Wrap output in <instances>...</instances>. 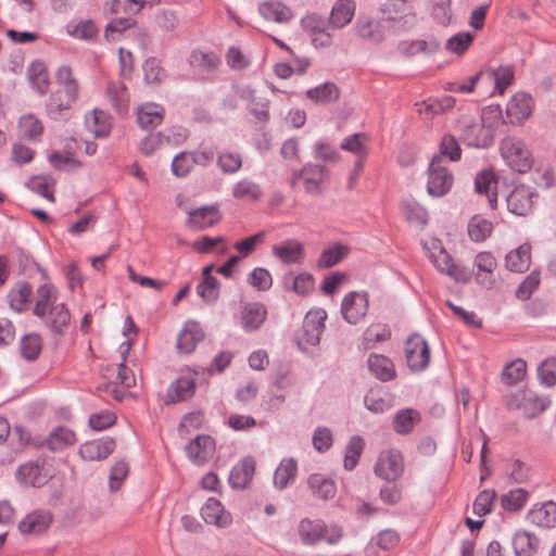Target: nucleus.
<instances>
[{"label":"nucleus","instance_id":"nucleus-1","mask_svg":"<svg viewBox=\"0 0 556 556\" xmlns=\"http://www.w3.org/2000/svg\"><path fill=\"white\" fill-rule=\"evenodd\" d=\"M33 313L54 333H62L71 319L65 304L58 303L56 289L49 283L37 289Z\"/></svg>","mask_w":556,"mask_h":556},{"label":"nucleus","instance_id":"nucleus-2","mask_svg":"<svg viewBox=\"0 0 556 556\" xmlns=\"http://www.w3.org/2000/svg\"><path fill=\"white\" fill-rule=\"evenodd\" d=\"M58 90L50 98L48 110L55 118L63 111L68 110L77 100L79 85L68 65H62L56 71Z\"/></svg>","mask_w":556,"mask_h":556},{"label":"nucleus","instance_id":"nucleus-3","mask_svg":"<svg viewBox=\"0 0 556 556\" xmlns=\"http://www.w3.org/2000/svg\"><path fill=\"white\" fill-rule=\"evenodd\" d=\"M298 533L304 545H315L324 540L330 545L339 543L343 538V530L337 525L327 526L323 520L304 518L298 526Z\"/></svg>","mask_w":556,"mask_h":556},{"label":"nucleus","instance_id":"nucleus-4","mask_svg":"<svg viewBox=\"0 0 556 556\" xmlns=\"http://www.w3.org/2000/svg\"><path fill=\"white\" fill-rule=\"evenodd\" d=\"M500 150L502 157L513 170L523 174L531 169L533 159L522 140L515 137L504 138Z\"/></svg>","mask_w":556,"mask_h":556},{"label":"nucleus","instance_id":"nucleus-5","mask_svg":"<svg viewBox=\"0 0 556 556\" xmlns=\"http://www.w3.org/2000/svg\"><path fill=\"white\" fill-rule=\"evenodd\" d=\"M327 176L326 166L306 163L302 168L294 169L291 173L290 186L292 188H296L301 182L306 193L311 195H319L323 193Z\"/></svg>","mask_w":556,"mask_h":556},{"label":"nucleus","instance_id":"nucleus-6","mask_svg":"<svg viewBox=\"0 0 556 556\" xmlns=\"http://www.w3.org/2000/svg\"><path fill=\"white\" fill-rule=\"evenodd\" d=\"M326 318L327 313L323 308L311 309L305 315L302 329L296 334V342L302 351H307L319 343Z\"/></svg>","mask_w":556,"mask_h":556},{"label":"nucleus","instance_id":"nucleus-7","mask_svg":"<svg viewBox=\"0 0 556 556\" xmlns=\"http://www.w3.org/2000/svg\"><path fill=\"white\" fill-rule=\"evenodd\" d=\"M404 457L397 448H386L378 455L374 467L375 475L388 482H395L404 472Z\"/></svg>","mask_w":556,"mask_h":556},{"label":"nucleus","instance_id":"nucleus-8","mask_svg":"<svg viewBox=\"0 0 556 556\" xmlns=\"http://www.w3.org/2000/svg\"><path fill=\"white\" fill-rule=\"evenodd\" d=\"M454 182L452 172L441 156H433L428 168L427 191L432 197H442L450 192Z\"/></svg>","mask_w":556,"mask_h":556},{"label":"nucleus","instance_id":"nucleus-9","mask_svg":"<svg viewBox=\"0 0 556 556\" xmlns=\"http://www.w3.org/2000/svg\"><path fill=\"white\" fill-rule=\"evenodd\" d=\"M369 305L368 294L366 292L352 291L348 293L341 303V313L344 320L351 325H356L367 314Z\"/></svg>","mask_w":556,"mask_h":556},{"label":"nucleus","instance_id":"nucleus-10","mask_svg":"<svg viewBox=\"0 0 556 556\" xmlns=\"http://www.w3.org/2000/svg\"><path fill=\"white\" fill-rule=\"evenodd\" d=\"M405 356L412 370H424L430 362V352L426 340L419 334L410 336L405 343Z\"/></svg>","mask_w":556,"mask_h":556},{"label":"nucleus","instance_id":"nucleus-11","mask_svg":"<svg viewBox=\"0 0 556 556\" xmlns=\"http://www.w3.org/2000/svg\"><path fill=\"white\" fill-rule=\"evenodd\" d=\"M409 0H389L380 9L382 21L400 23L404 28L412 27L416 22V13Z\"/></svg>","mask_w":556,"mask_h":556},{"label":"nucleus","instance_id":"nucleus-12","mask_svg":"<svg viewBox=\"0 0 556 556\" xmlns=\"http://www.w3.org/2000/svg\"><path fill=\"white\" fill-rule=\"evenodd\" d=\"M430 258L439 271L450 276L455 281L468 282L470 280V270L459 264H455L444 248L439 247L438 252L431 253Z\"/></svg>","mask_w":556,"mask_h":556},{"label":"nucleus","instance_id":"nucleus-13","mask_svg":"<svg viewBox=\"0 0 556 556\" xmlns=\"http://www.w3.org/2000/svg\"><path fill=\"white\" fill-rule=\"evenodd\" d=\"M538 199V193L530 187L518 186L506 198L507 208L518 216L528 215Z\"/></svg>","mask_w":556,"mask_h":556},{"label":"nucleus","instance_id":"nucleus-14","mask_svg":"<svg viewBox=\"0 0 556 556\" xmlns=\"http://www.w3.org/2000/svg\"><path fill=\"white\" fill-rule=\"evenodd\" d=\"M533 111V99L530 94L518 92L511 97L506 105V117L510 124L521 125Z\"/></svg>","mask_w":556,"mask_h":556},{"label":"nucleus","instance_id":"nucleus-15","mask_svg":"<svg viewBox=\"0 0 556 556\" xmlns=\"http://www.w3.org/2000/svg\"><path fill=\"white\" fill-rule=\"evenodd\" d=\"M53 516L48 509H35L27 514L18 523V530L23 534L37 535L49 529Z\"/></svg>","mask_w":556,"mask_h":556},{"label":"nucleus","instance_id":"nucleus-16","mask_svg":"<svg viewBox=\"0 0 556 556\" xmlns=\"http://www.w3.org/2000/svg\"><path fill=\"white\" fill-rule=\"evenodd\" d=\"M201 516L206 523L214 525L218 528H227L232 522L231 514L214 497H210L204 503L201 508Z\"/></svg>","mask_w":556,"mask_h":556},{"label":"nucleus","instance_id":"nucleus-17","mask_svg":"<svg viewBox=\"0 0 556 556\" xmlns=\"http://www.w3.org/2000/svg\"><path fill=\"white\" fill-rule=\"evenodd\" d=\"M271 253L286 265L300 264L305 256L303 243L294 239L273 245Z\"/></svg>","mask_w":556,"mask_h":556},{"label":"nucleus","instance_id":"nucleus-18","mask_svg":"<svg viewBox=\"0 0 556 556\" xmlns=\"http://www.w3.org/2000/svg\"><path fill=\"white\" fill-rule=\"evenodd\" d=\"M204 333L197 321L188 320L177 337L176 348L180 354H190L203 339Z\"/></svg>","mask_w":556,"mask_h":556},{"label":"nucleus","instance_id":"nucleus-19","mask_svg":"<svg viewBox=\"0 0 556 556\" xmlns=\"http://www.w3.org/2000/svg\"><path fill=\"white\" fill-rule=\"evenodd\" d=\"M115 445L111 438L88 441L80 445L79 455L89 462L102 460L113 453Z\"/></svg>","mask_w":556,"mask_h":556},{"label":"nucleus","instance_id":"nucleus-20","mask_svg":"<svg viewBox=\"0 0 556 556\" xmlns=\"http://www.w3.org/2000/svg\"><path fill=\"white\" fill-rule=\"evenodd\" d=\"M267 317V308L262 303H248L241 312L242 328L247 332L257 330Z\"/></svg>","mask_w":556,"mask_h":556},{"label":"nucleus","instance_id":"nucleus-21","mask_svg":"<svg viewBox=\"0 0 556 556\" xmlns=\"http://www.w3.org/2000/svg\"><path fill=\"white\" fill-rule=\"evenodd\" d=\"M189 63L202 76H208L218 68L219 56L212 51L194 50L190 54Z\"/></svg>","mask_w":556,"mask_h":556},{"label":"nucleus","instance_id":"nucleus-22","mask_svg":"<svg viewBox=\"0 0 556 556\" xmlns=\"http://www.w3.org/2000/svg\"><path fill=\"white\" fill-rule=\"evenodd\" d=\"M530 523L549 529L556 526V503L549 501L540 506H534L527 516Z\"/></svg>","mask_w":556,"mask_h":556},{"label":"nucleus","instance_id":"nucleus-23","mask_svg":"<svg viewBox=\"0 0 556 556\" xmlns=\"http://www.w3.org/2000/svg\"><path fill=\"white\" fill-rule=\"evenodd\" d=\"M255 471V462L251 457L243 458L235 465L229 475V484L233 489H244L251 482Z\"/></svg>","mask_w":556,"mask_h":556},{"label":"nucleus","instance_id":"nucleus-24","mask_svg":"<svg viewBox=\"0 0 556 556\" xmlns=\"http://www.w3.org/2000/svg\"><path fill=\"white\" fill-rule=\"evenodd\" d=\"M475 266L477 267L478 283L491 288L494 283L493 271L497 266L495 257L490 252H480L475 258Z\"/></svg>","mask_w":556,"mask_h":556},{"label":"nucleus","instance_id":"nucleus-25","mask_svg":"<svg viewBox=\"0 0 556 556\" xmlns=\"http://www.w3.org/2000/svg\"><path fill=\"white\" fill-rule=\"evenodd\" d=\"M187 224L193 229H205L214 226L220 218L217 207L203 206L188 212Z\"/></svg>","mask_w":556,"mask_h":556},{"label":"nucleus","instance_id":"nucleus-26","mask_svg":"<svg viewBox=\"0 0 556 556\" xmlns=\"http://www.w3.org/2000/svg\"><path fill=\"white\" fill-rule=\"evenodd\" d=\"M356 4L354 0H338L332 7L329 24L333 28H343L351 23L355 15Z\"/></svg>","mask_w":556,"mask_h":556},{"label":"nucleus","instance_id":"nucleus-27","mask_svg":"<svg viewBox=\"0 0 556 556\" xmlns=\"http://www.w3.org/2000/svg\"><path fill=\"white\" fill-rule=\"evenodd\" d=\"M165 110L162 105L148 102L137 109V122L142 128H154L164 119Z\"/></svg>","mask_w":556,"mask_h":556},{"label":"nucleus","instance_id":"nucleus-28","mask_svg":"<svg viewBox=\"0 0 556 556\" xmlns=\"http://www.w3.org/2000/svg\"><path fill=\"white\" fill-rule=\"evenodd\" d=\"M215 443L210 435H198L186 446L188 457L197 463L205 462L214 452Z\"/></svg>","mask_w":556,"mask_h":556},{"label":"nucleus","instance_id":"nucleus-29","mask_svg":"<svg viewBox=\"0 0 556 556\" xmlns=\"http://www.w3.org/2000/svg\"><path fill=\"white\" fill-rule=\"evenodd\" d=\"M462 137L467 146L475 148H486L492 141L489 130L478 122H471L466 125L463 129Z\"/></svg>","mask_w":556,"mask_h":556},{"label":"nucleus","instance_id":"nucleus-30","mask_svg":"<svg viewBox=\"0 0 556 556\" xmlns=\"http://www.w3.org/2000/svg\"><path fill=\"white\" fill-rule=\"evenodd\" d=\"M258 12L265 20L276 23H288L293 18L292 10L280 1L262 2Z\"/></svg>","mask_w":556,"mask_h":556},{"label":"nucleus","instance_id":"nucleus-31","mask_svg":"<svg viewBox=\"0 0 556 556\" xmlns=\"http://www.w3.org/2000/svg\"><path fill=\"white\" fill-rule=\"evenodd\" d=\"M370 372L381 381H390L395 377V368L390 358L384 355L370 354L367 359Z\"/></svg>","mask_w":556,"mask_h":556},{"label":"nucleus","instance_id":"nucleus-32","mask_svg":"<svg viewBox=\"0 0 556 556\" xmlns=\"http://www.w3.org/2000/svg\"><path fill=\"white\" fill-rule=\"evenodd\" d=\"M356 33L364 39L381 42L384 39L382 21H375L370 16H359L356 22Z\"/></svg>","mask_w":556,"mask_h":556},{"label":"nucleus","instance_id":"nucleus-33","mask_svg":"<svg viewBox=\"0 0 556 556\" xmlns=\"http://www.w3.org/2000/svg\"><path fill=\"white\" fill-rule=\"evenodd\" d=\"M506 267L510 271L523 273L531 264V245L523 243L506 255Z\"/></svg>","mask_w":556,"mask_h":556},{"label":"nucleus","instance_id":"nucleus-34","mask_svg":"<svg viewBox=\"0 0 556 556\" xmlns=\"http://www.w3.org/2000/svg\"><path fill=\"white\" fill-rule=\"evenodd\" d=\"M31 294L33 289L27 282H16L8 294L10 307L17 313L25 312L28 308Z\"/></svg>","mask_w":556,"mask_h":556},{"label":"nucleus","instance_id":"nucleus-35","mask_svg":"<svg viewBox=\"0 0 556 556\" xmlns=\"http://www.w3.org/2000/svg\"><path fill=\"white\" fill-rule=\"evenodd\" d=\"M16 477L25 485L41 486L48 481V475L38 464L28 463L18 467Z\"/></svg>","mask_w":556,"mask_h":556},{"label":"nucleus","instance_id":"nucleus-36","mask_svg":"<svg viewBox=\"0 0 556 556\" xmlns=\"http://www.w3.org/2000/svg\"><path fill=\"white\" fill-rule=\"evenodd\" d=\"M496 186L495 174L492 170H482L475 180L476 191L485 194L491 208H496L497 193L493 192Z\"/></svg>","mask_w":556,"mask_h":556},{"label":"nucleus","instance_id":"nucleus-37","mask_svg":"<svg viewBox=\"0 0 556 556\" xmlns=\"http://www.w3.org/2000/svg\"><path fill=\"white\" fill-rule=\"evenodd\" d=\"M86 127L96 137H106L111 131L109 115L101 110H93L85 117Z\"/></svg>","mask_w":556,"mask_h":556},{"label":"nucleus","instance_id":"nucleus-38","mask_svg":"<svg viewBox=\"0 0 556 556\" xmlns=\"http://www.w3.org/2000/svg\"><path fill=\"white\" fill-rule=\"evenodd\" d=\"M231 194L238 200L255 202L262 198L263 191L257 182L249 178H243L233 185Z\"/></svg>","mask_w":556,"mask_h":556},{"label":"nucleus","instance_id":"nucleus-39","mask_svg":"<svg viewBox=\"0 0 556 556\" xmlns=\"http://www.w3.org/2000/svg\"><path fill=\"white\" fill-rule=\"evenodd\" d=\"M421 419L420 413L413 408H405L396 413L393 419V429L399 434H407L413 431Z\"/></svg>","mask_w":556,"mask_h":556},{"label":"nucleus","instance_id":"nucleus-40","mask_svg":"<svg viewBox=\"0 0 556 556\" xmlns=\"http://www.w3.org/2000/svg\"><path fill=\"white\" fill-rule=\"evenodd\" d=\"M307 483L312 492L323 500L332 498L337 493L334 481L321 473H312Z\"/></svg>","mask_w":556,"mask_h":556},{"label":"nucleus","instance_id":"nucleus-41","mask_svg":"<svg viewBox=\"0 0 556 556\" xmlns=\"http://www.w3.org/2000/svg\"><path fill=\"white\" fill-rule=\"evenodd\" d=\"M516 556H533L539 547V540L528 531H518L513 538Z\"/></svg>","mask_w":556,"mask_h":556},{"label":"nucleus","instance_id":"nucleus-42","mask_svg":"<svg viewBox=\"0 0 556 556\" xmlns=\"http://www.w3.org/2000/svg\"><path fill=\"white\" fill-rule=\"evenodd\" d=\"M195 383L190 377H181L172 384L167 392V402L176 403L186 401L194 393Z\"/></svg>","mask_w":556,"mask_h":556},{"label":"nucleus","instance_id":"nucleus-43","mask_svg":"<svg viewBox=\"0 0 556 556\" xmlns=\"http://www.w3.org/2000/svg\"><path fill=\"white\" fill-rule=\"evenodd\" d=\"M369 139L364 132H356L344 138L340 148L344 151L353 153L357 160H365L368 154Z\"/></svg>","mask_w":556,"mask_h":556},{"label":"nucleus","instance_id":"nucleus-44","mask_svg":"<svg viewBox=\"0 0 556 556\" xmlns=\"http://www.w3.org/2000/svg\"><path fill=\"white\" fill-rule=\"evenodd\" d=\"M28 79L34 89L40 94L48 91L49 88V74L47 67L41 61H34L27 70Z\"/></svg>","mask_w":556,"mask_h":556},{"label":"nucleus","instance_id":"nucleus-45","mask_svg":"<svg viewBox=\"0 0 556 556\" xmlns=\"http://www.w3.org/2000/svg\"><path fill=\"white\" fill-rule=\"evenodd\" d=\"M76 442V434L74 431L66 427H58L54 429L47 441L48 447L51 451H62Z\"/></svg>","mask_w":556,"mask_h":556},{"label":"nucleus","instance_id":"nucleus-46","mask_svg":"<svg viewBox=\"0 0 556 556\" xmlns=\"http://www.w3.org/2000/svg\"><path fill=\"white\" fill-rule=\"evenodd\" d=\"M298 466L293 458H285L281 460L274 473V484L282 490L294 480Z\"/></svg>","mask_w":556,"mask_h":556},{"label":"nucleus","instance_id":"nucleus-47","mask_svg":"<svg viewBox=\"0 0 556 556\" xmlns=\"http://www.w3.org/2000/svg\"><path fill=\"white\" fill-rule=\"evenodd\" d=\"M340 91L336 84L325 83L306 91V97L317 103H331L339 99Z\"/></svg>","mask_w":556,"mask_h":556},{"label":"nucleus","instance_id":"nucleus-48","mask_svg":"<svg viewBox=\"0 0 556 556\" xmlns=\"http://www.w3.org/2000/svg\"><path fill=\"white\" fill-rule=\"evenodd\" d=\"M21 137L29 140L38 139L42 131V123L33 114L23 115L18 121Z\"/></svg>","mask_w":556,"mask_h":556},{"label":"nucleus","instance_id":"nucleus-49","mask_svg":"<svg viewBox=\"0 0 556 556\" xmlns=\"http://www.w3.org/2000/svg\"><path fill=\"white\" fill-rule=\"evenodd\" d=\"M364 450V440L359 435L350 439L344 453L343 466L346 470H352L358 464Z\"/></svg>","mask_w":556,"mask_h":556},{"label":"nucleus","instance_id":"nucleus-50","mask_svg":"<svg viewBox=\"0 0 556 556\" xmlns=\"http://www.w3.org/2000/svg\"><path fill=\"white\" fill-rule=\"evenodd\" d=\"M492 223L480 216H473L468 223V235L472 241L482 242L492 233Z\"/></svg>","mask_w":556,"mask_h":556},{"label":"nucleus","instance_id":"nucleus-51","mask_svg":"<svg viewBox=\"0 0 556 556\" xmlns=\"http://www.w3.org/2000/svg\"><path fill=\"white\" fill-rule=\"evenodd\" d=\"M391 338V331L387 325H370L364 332L363 345L365 349H371L376 343L388 341Z\"/></svg>","mask_w":556,"mask_h":556},{"label":"nucleus","instance_id":"nucleus-52","mask_svg":"<svg viewBox=\"0 0 556 556\" xmlns=\"http://www.w3.org/2000/svg\"><path fill=\"white\" fill-rule=\"evenodd\" d=\"M526 374L527 363L521 358H517L504 367L502 380L509 386H514L523 380Z\"/></svg>","mask_w":556,"mask_h":556},{"label":"nucleus","instance_id":"nucleus-53","mask_svg":"<svg viewBox=\"0 0 556 556\" xmlns=\"http://www.w3.org/2000/svg\"><path fill=\"white\" fill-rule=\"evenodd\" d=\"M54 184L55 181L52 177L40 175L29 179L27 186L33 192L46 198L50 202H54V195L51 191V188L54 186Z\"/></svg>","mask_w":556,"mask_h":556},{"label":"nucleus","instance_id":"nucleus-54","mask_svg":"<svg viewBox=\"0 0 556 556\" xmlns=\"http://www.w3.org/2000/svg\"><path fill=\"white\" fill-rule=\"evenodd\" d=\"M548 403L545 399L531 395L523 396L517 407L522 410L527 418H534L546 409Z\"/></svg>","mask_w":556,"mask_h":556},{"label":"nucleus","instance_id":"nucleus-55","mask_svg":"<svg viewBox=\"0 0 556 556\" xmlns=\"http://www.w3.org/2000/svg\"><path fill=\"white\" fill-rule=\"evenodd\" d=\"M435 156H441L443 161L444 157L452 162L460 160L462 149L456 138L450 134L444 135L439 146V154Z\"/></svg>","mask_w":556,"mask_h":556},{"label":"nucleus","instance_id":"nucleus-56","mask_svg":"<svg viewBox=\"0 0 556 556\" xmlns=\"http://www.w3.org/2000/svg\"><path fill=\"white\" fill-rule=\"evenodd\" d=\"M402 211L406 219L410 223L426 225L428 223L427 210L414 200H404Z\"/></svg>","mask_w":556,"mask_h":556},{"label":"nucleus","instance_id":"nucleus-57","mask_svg":"<svg viewBox=\"0 0 556 556\" xmlns=\"http://www.w3.org/2000/svg\"><path fill=\"white\" fill-rule=\"evenodd\" d=\"M41 338L38 334H27L21 340L20 349L22 356L27 361H35L41 352Z\"/></svg>","mask_w":556,"mask_h":556},{"label":"nucleus","instance_id":"nucleus-58","mask_svg":"<svg viewBox=\"0 0 556 556\" xmlns=\"http://www.w3.org/2000/svg\"><path fill=\"white\" fill-rule=\"evenodd\" d=\"M491 78L494 80L495 90L503 94L505 90L513 84L515 72L511 66H500L490 72Z\"/></svg>","mask_w":556,"mask_h":556},{"label":"nucleus","instance_id":"nucleus-59","mask_svg":"<svg viewBox=\"0 0 556 556\" xmlns=\"http://www.w3.org/2000/svg\"><path fill=\"white\" fill-rule=\"evenodd\" d=\"M452 0H430V12L434 21L447 26L452 20Z\"/></svg>","mask_w":556,"mask_h":556},{"label":"nucleus","instance_id":"nucleus-60","mask_svg":"<svg viewBox=\"0 0 556 556\" xmlns=\"http://www.w3.org/2000/svg\"><path fill=\"white\" fill-rule=\"evenodd\" d=\"M528 492L523 489L511 490L502 496V506L505 510L517 511L523 507Z\"/></svg>","mask_w":556,"mask_h":556},{"label":"nucleus","instance_id":"nucleus-61","mask_svg":"<svg viewBox=\"0 0 556 556\" xmlns=\"http://www.w3.org/2000/svg\"><path fill=\"white\" fill-rule=\"evenodd\" d=\"M67 33L83 40H92L98 36V28L92 21H84L75 25H67Z\"/></svg>","mask_w":556,"mask_h":556},{"label":"nucleus","instance_id":"nucleus-62","mask_svg":"<svg viewBox=\"0 0 556 556\" xmlns=\"http://www.w3.org/2000/svg\"><path fill=\"white\" fill-rule=\"evenodd\" d=\"M473 41V35L469 31L458 33L452 36L445 45L448 52L454 54H463Z\"/></svg>","mask_w":556,"mask_h":556},{"label":"nucleus","instance_id":"nucleus-63","mask_svg":"<svg viewBox=\"0 0 556 556\" xmlns=\"http://www.w3.org/2000/svg\"><path fill=\"white\" fill-rule=\"evenodd\" d=\"M348 254V248L343 245H333L327 250H325L319 260L318 264L320 267L329 268L338 264L341 260H343Z\"/></svg>","mask_w":556,"mask_h":556},{"label":"nucleus","instance_id":"nucleus-64","mask_svg":"<svg viewBox=\"0 0 556 556\" xmlns=\"http://www.w3.org/2000/svg\"><path fill=\"white\" fill-rule=\"evenodd\" d=\"M541 382L547 387L556 384V357L545 359L538 368Z\"/></svg>","mask_w":556,"mask_h":556}]
</instances>
